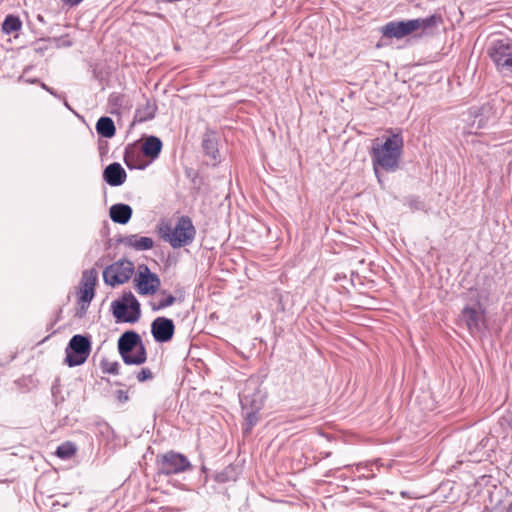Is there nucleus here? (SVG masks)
Returning a JSON list of instances; mask_svg holds the SVG:
<instances>
[{
	"label": "nucleus",
	"instance_id": "nucleus-19",
	"mask_svg": "<svg viewBox=\"0 0 512 512\" xmlns=\"http://www.w3.org/2000/svg\"><path fill=\"white\" fill-rule=\"evenodd\" d=\"M202 148L207 156L216 161L219 155L217 138L214 133H205L202 140Z\"/></svg>",
	"mask_w": 512,
	"mask_h": 512
},
{
	"label": "nucleus",
	"instance_id": "nucleus-24",
	"mask_svg": "<svg viewBox=\"0 0 512 512\" xmlns=\"http://www.w3.org/2000/svg\"><path fill=\"white\" fill-rule=\"evenodd\" d=\"M101 369L103 373L118 375L120 373V364L104 359L101 361Z\"/></svg>",
	"mask_w": 512,
	"mask_h": 512
},
{
	"label": "nucleus",
	"instance_id": "nucleus-11",
	"mask_svg": "<svg viewBox=\"0 0 512 512\" xmlns=\"http://www.w3.org/2000/svg\"><path fill=\"white\" fill-rule=\"evenodd\" d=\"M134 281L136 282L137 291L141 295H153L161 285L158 275L152 273L147 265L138 267V274Z\"/></svg>",
	"mask_w": 512,
	"mask_h": 512
},
{
	"label": "nucleus",
	"instance_id": "nucleus-8",
	"mask_svg": "<svg viewBox=\"0 0 512 512\" xmlns=\"http://www.w3.org/2000/svg\"><path fill=\"white\" fill-rule=\"evenodd\" d=\"M460 324L464 325L470 334H481L487 327L486 311L479 300L474 305H466L460 315Z\"/></svg>",
	"mask_w": 512,
	"mask_h": 512
},
{
	"label": "nucleus",
	"instance_id": "nucleus-7",
	"mask_svg": "<svg viewBox=\"0 0 512 512\" xmlns=\"http://www.w3.org/2000/svg\"><path fill=\"white\" fill-rule=\"evenodd\" d=\"M156 465L158 474L166 476L183 473L192 469V465L185 455L172 450L158 455Z\"/></svg>",
	"mask_w": 512,
	"mask_h": 512
},
{
	"label": "nucleus",
	"instance_id": "nucleus-32",
	"mask_svg": "<svg viewBox=\"0 0 512 512\" xmlns=\"http://www.w3.org/2000/svg\"><path fill=\"white\" fill-rule=\"evenodd\" d=\"M117 399L119 402L124 403L129 400V396H128L127 392H125L123 390H118L117 391Z\"/></svg>",
	"mask_w": 512,
	"mask_h": 512
},
{
	"label": "nucleus",
	"instance_id": "nucleus-3",
	"mask_svg": "<svg viewBox=\"0 0 512 512\" xmlns=\"http://www.w3.org/2000/svg\"><path fill=\"white\" fill-rule=\"evenodd\" d=\"M438 18L431 15L427 18H417L407 21H391L382 27V34L387 38H403L416 31H427L437 25Z\"/></svg>",
	"mask_w": 512,
	"mask_h": 512
},
{
	"label": "nucleus",
	"instance_id": "nucleus-29",
	"mask_svg": "<svg viewBox=\"0 0 512 512\" xmlns=\"http://www.w3.org/2000/svg\"><path fill=\"white\" fill-rule=\"evenodd\" d=\"M407 202L412 211L422 210L424 207L423 202L416 197H409Z\"/></svg>",
	"mask_w": 512,
	"mask_h": 512
},
{
	"label": "nucleus",
	"instance_id": "nucleus-15",
	"mask_svg": "<svg viewBox=\"0 0 512 512\" xmlns=\"http://www.w3.org/2000/svg\"><path fill=\"white\" fill-rule=\"evenodd\" d=\"M119 242L125 246L134 248L137 251L149 250L154 245L152 238L146 236H138L136 234L124 236L119 239Z\"/></svg>",
	"mask_w": 512,
	"mask_h": 512
},
{
	"label": "nucleus",
	"instance_id": "nucleus-13",
	"mask_svg": "<svg viewBox=\"0 0 512 512\" xmlns=\"http://www.w3.org/2000/svg\"><path fill=\"white\" fill-rule=\"evenodd\" d=\"M98 273L95 269H89L83 272L80 282L79 302L91 303L95 295V286Z\"/></svg>",
	"mask_w": 512,
	"mask_h": 512
},
{
	"label": "nucleus",
	"instance_id": "nucleus-1",
	"mask_svg": "<svg viewBox=\"0 0 512 512\" xmlns=\"http://www.w3.org/2000/svg\"><path fill=\"white\" fill-rule=\"evenodd\" d=\"M403 151V138L400 133L388 136L382 144H374L371 150L373 169L377 180L383 186L379 168L386 172H395L399 167Z\"/></svg>",
	"mask_w": 512,
	"mask_h": 512
},
{
	"label": "nucleus",
	"instance_id": "nucleus-31",
	"mask_svg": "<svg viewBox=\"0 0 512 512\" xmlns=\"http://www.w3.org/2000/svg\"><path fill=\"white\" fill-rule=\"evenodd\" d=\"M123 100V96L119 93H112L109 96V104L113 106H121Z\"/></svg>",
	"mask_w": 512,
	"mask_h": 512
},
{
	"label": "nucleus",
	"instance_id": "nucleus-30",
	"mask_svg": "<svg viewBox=\"0 0 512 512\" xmlns=\"http://www.w3.org/2000/svg\"><path fill=\"white\" fill-rule=\"evenodd\" d=\"M78 305H79V307L75 313V317L81 319L86 315L90 303H84V302L78 301Z\"/></svg>",
	"mask_w": 512,
	"mask_h": 512
},
{
	"label": "nucleus",
	"instance_id": "nucleus-14",
	"mask_svg": "<svg viewBox=\"0 0 512 512\" xmlns=\"http://www.w3.org/2000/svg\"><path fill=\"white\" fill-rule=\"evenodd\" d=\"M127 174L119 163L109 164L103 171V179L110 186H120L126 180Z\"/></svg>",
	"mask_w": 512,
	"mask_h": 512
},
{
	"label": "nucleus",
	"instance_id": "nucleus-4",
	"mask_svg": "<svg viewBox=\"0 0 512 512\" xmlns=\"http://www.w3.org/2000/svg\"><path fill=\"white\" fill-rule=\"evenodd\" d=\"M112 312L118 322L135 323L141 316L140 303L131 291L112 302Z\"/></svg>",
	"mask_w": 512,
	"mask_h": 512
},
{
	"label": "nucleus",
	"instance_id": "nucleus-12",
	"mask_svg": "<svg viewBox=\"0 0 512 512\" xmlns=\"http://www.w3.org/2000/svg\"><path fill=\"white\" fill-rule=\"evenodd\" d=\"M175 332V325L172 319L166 317H157L151 323V333L154 340L158 343L169 342Z\"/></svg>",
	"mask_w": 512,
	"mask_h": 512
},
{
	"label": "nucleus",
	"instance_id": "nucleus-16",
	"mask_svg": "<svg viewBox=\"0 0 512 512\" xmlns=\"http://www.w3.org/2000/svg\"><path fill=\"white\" fill-rule=\"evenodd\" d=\"M133 210L128 204L117 203L110 207L109 215L113 222L127 224L132 217Z\"/></svg>",
	"mask_w": 512,
	"mask_h": 512
},
{
	"label": "nucleus",
	"instance_id": "nucleus-2",
	"mask_svg": "<svg viewBox=\"0 0 512 512\" xmlns=\"http://www.w3.org/2000/svg\"><path fill=\"white\" fill-rule=\"evenodd\" d=\"M118 352L127 365H141L147 360V351L140 335L133 331H125L117 342Z\"/></svg>",
	"mask_w": 512,
	"mask_h": 512
},
{
	"label": "nucleus",
	"instance_id": "nucleus-26",
	"mask_svg": "<svg viewBox=\"0 0 512 512\" xmlns=\"http://www.w3.org/2000/svg\"><path fill=\"white\" fill-rule=\"evenodd\" d=\"M175 301H176V298L173 295L167 294L166 297L159 300V302L157 304L152 305V310H154V311L162 310L166 307L172 306L175 303Z\"/></svg>",
	"mask_w": 512,
	"mask_h": 512
},
{
	"label": "nucleus",
	"instance_id": "nucleus-33",
	"mask_svg": "<svg viewBox=\"0 0 512 512\" xmlns=\"http://www.w3.org/2000/svg\"><path fill=\"white\" fill-rule=\"evenodd\" d=\"M65 5L70 7L76 6L81 3L83 0H61Z\"/></svg>",
	"mask_w": 512,
	"mask_h": 512
},
{
	"label": "nucleus",
	"instance_id": "nucleus-18",
	"mask_svg": "<svg viewBox=\"0 0 512 512\" xmlns=\"http://www.w3.org/2000/svg\"><path fill=\"white\" fill-rule=\"evenodd\" d=\"M157 110L155 101L146 99L145 103L140 105L135 111V119L139 122H145L154 118Z\"/></svg>",
	"mask_w": 512,
	"mask_h": 512
},
{
	"label": "nucleus",
	"instance_id": "nucleus-23",
	"mask_svg": "<svg viewBox=\"0 0 512 512\" xmlns=\"http://www.w3.org/2000/svg\"><path fill=\"white\" fill-rule=\"evenodd\" d=\"M215 480L218 483H226L229 481H235L236 480L235 467L232 465L225 467L221 472H218L215 475Z\"/></svg>",
	"mask_w": 512,
	"mask_h": 512
},
{
	"label": "nucleus",
	"instance_id": "nucleus-17",
	"mask_svg": "<svg viewBox=\"0 0 512 512\" xmlns=\"http://www.w3.org/2000/svg\"><path fill=\"white\" fill-rule=\"evenodd\" d=\"M162 146L163 144L160 138L156 136H148L144 139L142 144V153L151 160H155L161 153Z\"/></svg>",
	"mask_w": 512,
	"mask_h": 512
},
{
	"label": "nucleus",
	"instance_id": "nucleus-34",
	"mask_svg": "<svg viewBox=\"0 0 512 512\" xmlns=\"http://www.w3.org/2000/svg\"><path fill=\"white\" fill-rule=\"evenodd\" d=\"M511 511H512V502L508 505V507H505L502 510L499 509L498 505L494 508V512H511Z\"/></svg>",
	"mask_w": 512,
	"mask_h": 512
},
{
	"label": "nucleus",
	"instance_id": "nucleus-21",
	"mask_svg": "<svg viewBox=\"0 0 512 512\" xmlns=\"http://www.w3.org/2000/svg\"><path fill=\"white\" fill-rule=\"evenodd\" d=\"M22 23L19 19V17L14 15H8L3 24H2V30L6 34H11L14 32H17L21 29Z\"/></svg>",
	"mask_w": 512,
	"mask_h": 512
},
{
	"label": "nucleus",
	"instance_id": "nucleus-36",
	"mask_svg": "<svg viewBox=\"0 0 512 512\" xmlns=\"http://www.w3.org/2000/svg\"><path fill=\"white\" fill-rule=\"evenodd\" d=\"M37 20L42 22V23H45V20H44V17L40 14L37 15Z\"/></svg>",
	"mask_w": 512,
	"mask_h": 512
},
{
	"label": "nucleus",
	"instance_id": "nucleus-25",
	"mask_svg": "<svg viewBox=\"0 0 512 512\" xmlns=\"http://www.w3.org/2000/svg\"><path fill=\"white\" fill-rule=\"evenodd\" d=\"M258 422V414L257 412H249L245 418V423L243 424V433H250L252 427Z\"/></svg>",
	"mask_w": 512,
	"mask_h": 512
},
{
	"label": "nucleus",
	"instance_id": "nucleus-35",
	"mask_svg": "<svg viewBox=\"0 0 512 512\" xmlns=\"http://www.w3.org/2000/svg\"><path fill=\"white\" fill-rule=\"evenodd\" d=\"M42 88L45 89L47 92H49L52 95H56V93L53 91L52 88L48 87L46 84L42 83Z\"/></svg>",
	"mask_w": 512,
	"mask_h": 512
},
{
	"label": "nucleus",
	"instance_id": "nucleus-5",
	"mask_svg": "<svg viewBox=\"0 0 512 512\" xmlns=\"http://www.w3.org/2000/svg\"><path fill=\"white\" fill-rule=\"evenodd\" d=\"M168 233L163 234V238L170 243L173 248H181L191 244L196 235V229L192 220L188 216H181L175 227H167Z\"/></svg>",
	"mask_w": 512,
	"mask_h": 512
},
{
	"label": "nucleus",
	"instance_id": "nucleus-20",
	"mask_svg": "<svg viewBox=\"0 0 512 512\" xmlns=\"http://www.w3.org/2000/svg\"><path fill=\"white\" fill-rule=\"evenodd\" d=\"M97 133L105 138H112L116 133L113 120L110 117L103 116L96 123Z\"/></svg>",
	"mask_w": 512,
	"mask_h": 512
},
{
	"label": "nucleus",
	"instance_id": "nucleus-28",
	"mask_svg": "<svg viewBox=\"0 0 512 512\" xmlns=\"http://www.w3.org/2000/svg\"><path fill=\"white\" fill-rule=\"evenodd\" d=\"M136 378L139 382H144L147 380H152L154 378V373L149 368H142L136 375Z\"/></svg>",
	"mask_w": 512,
	"mask_h": 512
},
{
	"label": "nucleus",
	"instance_id": "nucleus-22",
	"mask_svg": "<svg viewBox=\"0 0 512 512\" xmlns=\"http://www.w3.org/2000/svg\"><path fill=\"white\" fill-rule=\"evenodd\" d=\"M77 448L72 442H65L57 447L56 455L61 459H69L75 455Z\"/></svg>",
	"mask_w": 512,
	"mask_h": 512
},
{
	"label": "nucleus",
	"instance_id": "nucleus-27",
	"mask_svg": "<svg viewBox=\"0 0 512 512\" xmlns=\"http://www.w3.org/2000/svg\"><path fill=\"white\" fill-rule=\"evenodd\" d=\"M135 152L133 149L127 148L124 155V161L129 168H143L144 166H137L134 164Z\"/></svg>",
	"mask_w": 512,
	"mask_h": 512
},
{
	"label": "nucleus",
	"instance_id": "nucleus-9",
	"mask_svg": "<svg viewBox=\"0 0 512 512\" xmlns=\"http://www.w3.org/2000/svg\"><path fill=\"white\" fill-rule=\"evenodd\" d=\"M91 352V341L89 337L76 334L74 335L66 349L64 363L69 367L82 365L86 362Z\"/></svg>",
	"mask_w": 512,
	"mask_h": 512
},
{
	"label": "nucleus",
	"instance_id": "nucleus-10",
	"mask_svg": "<svg viewBox=\"0 0 512 512\" xmlns=\"http://www.w3.org/2000/svg\"><path fill=\"white\" fill-rule=\"evenodd\" d=\"M133 273V262L127 259H121L104 269L103 279L107 285L115 287L128 282Z\"/></svg>",
	"mask_w": 512,
	"mask_h": 512
},
{
	"label": "nucleus",
	"instance_id": "nucleus-6",
	"mask_svg": "<svg viewBox=\"0 0 512 512\" xmlns=\"http://www.w3.org/2000/svg\"><path fill=\"white\" fill-rule=\"evenodd\" d=\"M488 54L501 73L512 74V39L502 38L492 42Z\"/></svg>",
	"mask_w": 512,
	"mask_h": 512
}]
</instances>
